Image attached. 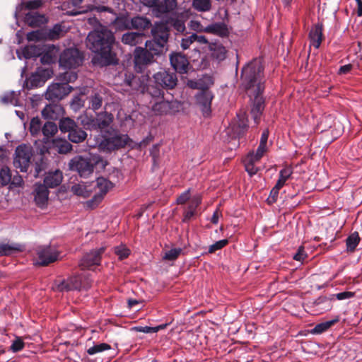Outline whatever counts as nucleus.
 I'll return each instance as SVG.
<instances>
[{
  "mask_svg": "<svg viewBox=\"0 0 362 362\" xmlns=\"http://www.w3.org/2000/svg\"><path fill=\"white\" fill-rule=\"evenodd\" d=\"M241 81L242 86L250 95L254 96L251 114L255 122L258 124L264 108V101L261 96L264 89V80L263 78V66L259 61H252L243 68Z\"/></svg>",
  "mask_w": 362,
  "mask_h": 362,
  "instance_id": "nucleus-1",
  "label": "nucleus"
},
{
  "mask_svg": "<svg viewBox=\"0 0 362 362\" xmlns=\"http://www.w3.org/2000/svg\"><path fill=\"white\" fill-rule=\"evenodd\" d=\"M115 36L112 31L105 27H100L90 32L86 37V46L96 55L93 62L101 66L117 63L116 55L112 51Z\"/></svg>",
  "mask_w": 362,
  "mask_h": 362,
  "instance_id": "nucleus-2",
  "label": "nucleus"
},
{
  "mask_svg": "<svg viewBox=\"0 0 362 362\" xmlns=\"http://www.w3.org/2000/svg\"><path fill=\"white\" fill-rule=\"evenodd\" d=\"M130 141L127 134H122L112 130L107 132L99 141H96L94 144H90V146L95 147L98 146L100 151L111 152L124 147Z\"/></svg>",
  "mask_w": 362,
  "mask_h": 362,
  "instance_id": "nucleus-3",
  "label": "nucleus"
},
{
  "mask_svg": "<svg viewBox=\"0 0 362 362\" xmlns=\"http://www.w3.org/2000/svg\"><path fill=\"white\" fill-rule=\"evenodd\" d=\"M98 161V158L95 156H76L69 161V168L72 171H76L81 177H86L93 173Z\"/></svg>",
  "mask_w": 362,
  "mask_h": 362,
  "instance_id": "nucleus-4",
  "label": "nucleus"
},
{
  "mask_svg": "<svg viewBox=\"0 0 362 362\" xmlns=\"http://www.w3.org/2000/svg\"><path fill=\"white\" fill-rule=\"evenodd\" d=\"M113 187V183L107 179L103 177L97 178L95 182L92 184V189L95 194L93 197L87 202V206L90 208L97 206Z\"/></svg>",
  "mask_w": 362,
  "mask_h": 362,
  "instance_id": "nucleus-5",
  "label": "nucleus"
},
{
  "mask_svg": "<svg viewBox=\"0 0 362 362\" xmlns=\"http://www.w3.org/2000/svg\"><path fill=\"white\" fill-rule=\"evenodd\" d=\"M83 54L76 48L65 49L59 57V65L66 69H76L83 62Z\"/></svg>",
  "mask_w": 362,
  "mask_h": 362,
  "instance_id": "nucleus-6",
  "label": "nucleus"
},
{
  "mask_svg": "<svg viewBox=\"0 0 362 362\" xmlns=\"http://www.w3.org/2000/svg\"><path fill=\"white\" fill-rule=\"evenodd\" d=\"M35 251L36 254L35 264L40 266H47L59 259V252L51 245L37 246Z\"/></svg>",
  "mask_w": 362,
  "mask_h": 362,
  "instance_id": "nucleus-7",
  "label": "nucleus"
},
{
  "mask_svg": "<svg viewBox=\"0 0 362 362\" xmlns=\"http://www.w3.org/2000/svg\"><path fill=\"white\" fill-rule=\"evenodd\" d=\"M155 61L151 52L146 48L136 47L134 52V69L137 73H143L146 68Z\"/></svg>",
  "mask_w": 362,
  "mask_h": 362,
  "instance_id": "nucleus-8",
  "label": "nucleus"
},
{
  "mask_svg": "<svg viewBox=\"0 0 362 362\" xmlns=\"http://www.w3.org/2000/svg\"><path fill=\"white\" fill-rule=\"evenodd\" d=\"M33 156L32 148L26 144L19 145L15 151L14 166L22 172H26Z\"/></svg>",
  "mask_w": 362,
  "mask_h": 362,
  "instance_id": "nucleus-9",
  "label": "nucleus"
},
{
  "mask_svg": "<svg viewBox=\"0 0 362 362\" xmlns=\"http://www.w3.org/2000/svg\"><path fill=\"white\" fill-rule=\"evenodd\" d=\"M267 151V146L259 144L256 151H250L244 159V165L247 173L252 176L258 171V168L255 166V163L259 162Z\"/></svg>",
  "mask_w": 362,
  "mask_h": 362,
  "instance_id": "nucleus-10",
  "label": "nucleus"
},
{
  "mask_svg": "<svg viewBox=\"0 0 362 362\" xmlns=\"http://www.w3.org/2000/svg\"><path fill=\"white\" fill-rule=\"evenodd\" d=\"M71 90L72 87L69 84H63L59 81V83H52L48 87L45 97L49 100L59 101L69 94Z\"/></svg>",
  "mask_w": 362,
  "mask_h": 362,
  "instance_id": "nucleus-11",
  "label": "nucleus"
},
{
  "mask_svg": "<svg viewBox=\"0 0 362 362\" xmlns=\"http://www.w3.org/2000/svg\"><path fill=\"white\" fill-rule=\"evenodd\" d=\"M105 247H101L98 249H93L89 252H87L81 259L79 266L82 269H91L92 267L100 265L101 262L102 255L105 252Z\"/></svg>",
  "mask_w": 362,
  "mask_h": 362,
  "instance_id": "nucleus-12",
  "label": "nucleus"
},
{
  "mask_svg": "<svg viewBox=\"0 0 362 362\" xmlns=\"http://www.w3.org/2000/svg\"><path fill=\"white\" fill-rule=\"evenodd\" d=\"M148 78V75H142L140 77L132 74H126L124 83L132 90H135L141 93H145Z\"/></svg>",
  "mask_w": 362,
  "mask_h": 362,
  "instance_id": "nucleus-13",
  "label": "nucleus"
},
{
  "mask_svg": "<svg viewBox=\"0 0 362 362\" xmlns=\"http://www.w3.org/2000/svg\"><path fill=\"white\" fill-rule=\"evenodd\" d=\"M155 83L166 89L174 88L177 83V78L175 73L167 71H160L153 75Z\"/></svg>",
  "mask_w": 362,
  "mask_h": 362,
  "instance_id": "nucleus-14",
  "label": "nucleus"
},
{
  "mask_svg": "<svg viewBox=\"0 0 362 362\" xmlns=\"http://www.w3.org/2000/svg\"><path fill=\"white\" fill-rule=\"evenodd\" d=\"M201 88L202 90L195 96L196 101L200 107L204 116L207 117L211 113V105L214 95L207 88Z\"/></svg>",
  "mask_w": 362,
  "mask_h": 362,
  "instance_id": "nucleus-15",
  "label": "nucleus"
},
{
  "mask_svg": "<svg viewBox=\"0 0 362 362\" xmlns=\"http://www.w3.org/2000/svg\"><path fill=\"white\" fill-rule=\"evenodd\" d=\"M152 39L168 45L170 37V28L166 23L155 22L151 26Z\"/></svg>",
  "mask_w": 362,
  "mask_h": 362,
  "instance_id": "nucleus-16",
  "label": "nucleus"
},
{
  "mask_svg": "<svg viewBox=\"0 0 362 362\" xmlns=\"http://www.w3.org/2000/svg\"><path fill=\"white\" fill-rule=\"evenodd\" d=\"M170 64L180 74H186L189 69V61L185 55L175 52L170 56Z\"/></svg>",
  "mask_w": 362,
  "mask_h": 362,
  "instance_id": "nucleus-17",
  "label": "nucleus"
},
{
  "mask_svg": "<svg viewBox=\"0 0 362 362\" xmlns=\"http://www.w3.org/2000/svg\"><path fill=\"white\" fill-rule=\"evenodd\" d=\"M176 0H158L156 8L153 10V14L156 18L172 13L177 8Z\"/></svg>",
  "mask_w": 362,
  "mask_h": 362,
  "instance_id": "nucleus-18",
  "label": "nucleus"
},
{
  "mask_svg": "<svg viewBox=\"0 0 362 362\" xmlns=\"http://www.w3.org/2000/svg\"><path fill=\"white\" fill-rule=\"evenodd\" d=\"M145 46V48H146L148 51L151 52L153 57L164 55L168 50V45L155 40L154 39L146 40Z\"/></svg>",
  "mask_w": 362,
  "mask_h": 362,
  "instance_id": "nucleus-19",
  "label": "nucleus"
},
{
  "mask_svg": "<svg viewBox=\"0 0 362 362\" xmlns=\"http://www.w3.org/2000/svg\"><path fill=\"white\" fill-rule=\"evenodd\" d=\"M63 114V107L57 103L47 105L42 110V115L45 118L53 120L58 119Z\"/></svg>",
  "mask_w": 362,
  "mask_h": 362,
  "instance_id": "nucleus-20",
  "label": "nucleus"
},
{
  "mask_svg": "<svg viewBox=\"0 0 362 362\" xmlns=\"http://www.w3.org/2000/svg\"><path fill=\"white\" fill-rule=\"evenodd\" d=\"M25 22L31 27L37 28L45 24L47 22V19L43 14L31 11L25 15Z\"/></svg>",
  "mask_w": 362,
  "mask_h": 362,
  "instance_id": "nucleus-21",
  "label": "nucleus"
},
{
  "mask_svg": "<svg viewBox=\"0 0 362 362\" xmlns=\"http://www.w3.org/2000/svg\"><path fill=\"white\" fill-rule=\"evenodd\" d=\"M145 35L144 33L127 32L122 35L121 40L122 43L129 46H136L142 44Z\"/></svg>",
  "mask_w": 362,
  "mask_h": 362,
  "instance_id": "nucleus-22",
  "label": "nucleus"
},
{
  "mask_svg": "<svg viewBox=\"0 0 362 362\" xmlns=\"http://www.w3.org/2000/svg\"><path fill=\"white\" fill-rule=\"evenodd\" d=\"M132 30H137L140 33L151 28V21L146 16L137 15L132 18L131 20Z\"/></svg>",
  "mask_w": 362,
  "mask_h": 362,
  "instance_id": "nucleus-23",
  "label": "nucleus"
},
{
  "mask_svg": "<svg viewBox=\"0 0 362 362\" xmlns=\"http://www.w3.org/2000/svg\"><path fill=\"white\" fill-rule=\"evenodd\" d=\"M131 20L132 18L128 14H119L111 21V25L117 30H132Z\"/></svg>",
  "mask_w": 362,
  "mask_h": 362,
  "instance_id": "nucleus-24",
  "label": "nucleus"
},
{
  "mask_svg": "<svg viewBox=\"0 0 362 362\" xmlns=\"http://www.w3.org/2000/svg\"><path fill=\"white\" fill-rule=\"evenodd\" d=\"M47 188L44 184L35 185L34 198L37 205L42 206L47 202L49 196Z\"/></svg>",
  "mask_w": 362,
  "mask_h": 362,
  "instance_id": "nucleus-25",
  "label": "nucleus"
},
{
  "mask_svg": "<svg viewBox=\"0 0 362 362\" xmlns=\"http://www.w3.org/2000/svg\"><path fill=\"white\" fill-rule=\"evenodd\" d=\"M202 202V198L200 196H194L191 200L184 211L183 214V222H188L191 218L197 214V209Z\"/></svg>",
  "mask_w": 362,
  "mask_h": 362,
  "instance_id": "nucleus-26",
  "label": "nucleus"
},
{
  "mask_svg": "<svg viewBox=\"0 0 362 362\" xmlns=\"http://www.w3.org/2000/svg\"><path fill=\"white\" fill-rule=\"evenodd\" d=\"M112 120L113 115L111 113L104 112L97 114L95 117V129L101 132L105 130L109 127Z\"/></svg>",
  "mask_w": 362,
  "mask_h": 362,
  "instance_id": "nucleus-27",
  "label": "nucleus"
},
{
  "mask_svg": "<svg viewBox=\"0 0 362 362\" xmlns=\"http://www.w3.org/2000/svg\"><path fill=\"white\" fill-rule=\"evenodd\" d=\"M310 45L318 49L322 40V25L317 24L313 26L309 33Z\"/></svg>",
  "mask_w": 362,
  "mask_h": 362,
  "instance_id": "nucleus-28",
  "label": "nucleus"
},
{
  "mask_svg": "<svg viewBox=\"0 0 362 362\" xmlns=\"http://www.w3.org/2000/svg\"><path fill=\"white\" fill-rule=\"evenodd\" d=\"M62 173L59 170L49 172L44 179V185L47 187L54 188L62 183Z\"/></svg>",
  "mask_w": 362,
  "mask_h": 362,
  "instance_id": "nucleus-29",
  "label": "nucleus"
},
{
  "mask_svg": "<svg viewBox=\"0 0 362 362\" xmlns=\"http://www.w3.org/2000/svg\"><path fill=\"white\" fill-rule=\"evenodd\" d=\"M204 32L216 35L220 37H226L229 31L227 25L224 23H214L205 27Z\"/></svg>",
  "mask_w": 362,
  "mask_h": 362,
  "instance_id": "nucleus-30",
  "label": "nucleus"
},
{
  "mask_svg": "<svg viewBox=\"0 0 362 362\" xmlns=\"http://www.w3.org/2000/svg\"><path fill=\"white\" fill-rule=\"evenodd\" d=\"M172 107V103L164 100V98L158 101H154L152 105V110L156 115H166Z\"/></svg>",
  "mask_w": 362,
  "mask_h": 362,
  "instance_id": "nucleus-31",
  "label": "nucleus"
},
{
  "mask_svg": "<svg viewBox=\"0 0 362 362\" xmlns=\"http://www.w3.org/2000/svg\"><path fill=\"white\" fill-rule=\"evenodd\" d=\"M71 192L76 196L87 198L93 192L92 185H86L85 183L75 184L71 186Z\"/></svg>",
  "mask_w": 362,
  "mask_h": 362,
  "instance_id": "nucleus-32",
  "label": "nucleus"
},
{
  "mask_svg": "<svg viewBox=\"0 0 362 362\" xmlns=\"http://www.w3.org/2000/svg\"><path fill=\"white\" fill-rule=\"evenodd\" d=\"M23 249L24 246L18 243H0V256H8L17 252H21Z\"/></svg>",
  "mask_w": 362,
  "mask_h": 362,
  "instance_id": "nucleus-33",
  "label": "nucleus"
},
{
  "mask_svg": "<svg viewBox=\"0 0 362 362\" xmlns=\"http://www.w3.org/2000/svg\"><path fill=\"white\" fill-rule=\"evenodd\" d=\"M45 81V76L39 71H37L34 74H32L31 76L26 80L25 83L27 88H33L43 86Z\"/></svg>",
  "mask_w": 362,
  "mask_h": 362,
  "instance_id": "nucleus-34",
  "label": "nucleus"
},
{
  "mask_svg": "<svg viewBox=\"0 0 362 362\" xmlns=\"http://www.w3.org/2000/svg\"><path fill=\"white\" fill-rule=\"evenodd\" d=\"M209 49L211 52L213 58L221 62L226 58L227 50L224 46L220 43H211L209 45Z\"/></svg>",
  "mask_w": 362,
  "mask_h": 362,
  "instance_id": "nucleus-35",
  "label": "nucleus"
},
{
  "mask_svg": "<svg viewBox=\"0 0 362 362\" xmlns=\"http://www.w3.org/2000/svg\"><path fill=\"white\" fill-rule=\"evenodd\" d=\"M58 128L53 122H47L42 128V133L44 136L43 142L47 143L49 138L52 137L57 132Z\"/></svg>",
  "mask_w": 362,
  "mask_h": 362,
  "instance_id": "nucleus-36",
  "label": "nucleus"
},
{
  "mask_svg": "<svg viewBox=\"0 0 362 362\" xmlns=\"http://www.w3.org/2000/svg\"><path fill=\"white\" fill-rule=\"evenodd\" d=\"M86 137V132L78 126L68 134L69 139L73 143H81L83 141Z\"/></svg>",
  "mask_w": 362,
  "mask_h": 362,
  "instance_id": "nucleus-37",
  "label": "nucleus"
},
{
  "mask_svg": "<svg viewBox=\"0 0 362 362\" xmlns=\"http://www.w3.org/2000/svg\"><path fill=\"white\" fill-rule=\"evenodd\" d=\"M53 147L59 153L65 154L72 150V145L65 139L53 140Z\"/></svg>",
  "mask_w": 362,
  "mask_h": 362,
  "instance_id": "nucleus-38",
  "label": "nucleus"
},
{
  "mask_svg": "<svg viewBox=\"0 0 362 362\" xmlns=\"http://www.w3.org/2000/svg\"><path fill=\"white\" fill-rule=\"evenodd\" d=\"M81 124L86 129H95V117L85 112L78 118Z\"/></svg>",
  "mask_w": 362,
  "mask_h": 362,
  "instance_id": "nucleus-39",
  "label": "nucleus"
},
{
  "mask_svg": "<svg viewBox=\"0 0 362 362\" xmlns=\"http://www.w3.org/2000/svg\"><path fill=\"white\" fill-rule=\"evenodd\" d=\"M339 317H336L334 319L324 322L319 323L311 329L310 333L313 334H320L327 331L330 327L339 322Z\"/></svg>",
  "mask_w": 362,
  "mask_h": 362,
  "instance_id": "nucleus-40",
  "label": "nucleus"
},
{
  "mask_svg": "<svg viewBox=\"0 0 362 362\" xmlns=\"http://www.w3.org/2000/svg\"><path fill=\"white\" fill-rule=\"evenodd\" d=\"M248 127L247 119L244 114L238 115V121L233 124V130L238 135L244 134Z\"/></svg>",
  "mask_w": 362,
  "mask_h": 362,
  "instance_id": "nucleus-41",
  "label": "nucleus"
},
{
  "mask_svg": "<svg viewBox=\"0 0 362 362\" xmlns=\"http://www.w3.org/2000/svg\"><path fill=\"white\" fill-rule=\"evenodd\" d=\"M292 174L293 170L290 167H286L281 169L279 171V177L276 185L282 188L286 185V181L291 177Z\"/></svg>",
  "mask_w": 362,
  "mask_h": 362,
  "instance_id": "nucleus-42",
  "label": "nucleus"
},
{
  "mask_svg": "<svg viewBox=\"0 0 362 362\" xmlns=\"http://www.w3.org/2000/svg\"><path fill=\"white\" fill-rule=\"evenodd\" d=\"M22 54L25 59L35 58L41 54V49L35 45H28L22 50Z\"/></svg>",
  "mask_w": 362,
  "mask_h": 362,
  "instance_id": "nucleus-43",
  "label": "nucleus"
},
{
  "mask_svg": "<svg viewBox=\"0 0 362 362\" xmlns=\"http://www.w3.org/2000/svg\"><path fill=\"white\" fill-rule=\"evenodd\" d=\"M77 124L74 122V120L71 119L69 117H64L60 119L59 127L61 132L64 133H68L72 131L75 127H76Z\"/></svg>",
  "mask_w": 362,
  "mask_h": 362,
  "instance_id": "nucleus-44",
  "label": "nucleus"
},
{
  "mask_svg": "<svg viewBox=\"0 0 362 362\" xmlns=\"http://www.w3.org/2000/svg\"><path fill=\"white\" fill-rule=\"evenodd\" d=\"M42 122L38 117L31 119L29 130L32 136H38L42 132Z\"/></svg>",
  "mask_w": 362,
  "mask_h": 362,
  "instance_id": "nucleus-45",
  "label": "nucleus"
},
{
  "mask_svg": "<svg viewBox=\"0 0 362 362\" xmlns=\"http://www.w3.org/2000/svg\"><path fill=\"white\" fill-rule=\"evenodd\" d=\"M193 8L201 12H206L211 10V0H193Z\"/></svg>",
  "mask_w": 362,
  "mask_h": 362,
  "instance_id": "nucleus-46",
  "label": "nucleus"
},
{
  "mask_svg": "<svg viewBox=\"0 0 362 362\" xmlns=\"http://www.w3.org/2000/svg\"><path fill=\"white\" fill-rule=\"evenodd\" d=\"M146 93L152 97L153 101H151V103L163 98V91L161 89L153 86L147 85Z\"/></svg>",
  "mask_w": 362,
  "mask_h": 362,
  "instance_id": "nucleus-47",
  "label": "nucleus"
},
{
  "mask_svg": "<svg viewBox=\"0 0 362 362\" xmlns=\"http://www.w3.org/2000/svg\"><path fill=\"white\" fill-rule=\"evenodd\" d=\"M360 238L357 232L351 233L346 240L347 250L349 252H354L358 245Z\"/></svg>",
  "mask_w": 362,
  "mask_h": 362,
  "instance_id": "nucleus-48",
  "label": "nucleus"
},
{
  "mask_svg": "<svg viewBox=\"0 0 362 362\" xmlns=\"http://www.w3.org/2000/svg\"><path fill=\"white\" fill-rule=\"evenodd\" d=\"M77 77V74L74 71H65L59 74L57 80L63 84H68L75 81Z\"/></svg>",
  "mask_w": 362,
  "mask_h": 362,
  "instance_id": "nucleus-49",
  "label": "nucleus"
},
{
  "mask_svg": "<svg viewBox=\"0 0 362 362\" xmlns=\"http://www.w3.org/2000/svg\"><path fill=\"white\" fill-rule=\"evenodd\" d=\"M111 346L106 343H100L98 344H95L94 346L88 348L86 351L88 355H95L98 353H100L107 350H110Z\"/></svg>",
  "mask_w": 362,
  "mask_h": 362,
  "instance_id": "nucleus-50",
  "label": "nucleus"
},
{
  "mask_svg": "<svg viewBox=\"0 0 362 362\" xmlns=\"http://www.w3.org/2000/svg\"><path fill=\"white\" fill-rule=\"evenodd\" d=\"M11 180V174L10 169L4 166L0 170V184L2 186L7 185Z\"/></svg>",
  "mask_w": 362,
  "mask_h": 362,
  "instance_id": "nucleus-51",
  "label": "nucleus"
},
{
  "mask_svg": "<svg viewBox=\"0 0 362 362\" xmlns=\"http://www.w3.org/2000/svg\"><path fill=\"white\" fill-rule=\"evenodd\" d=\"M103 105V98L100 94L95 93L90 96L89 100V107L93 110H97Z\"/></svg>",
  "mask_w": 362,
  "mask_h": 362,
  "instance_id": "nucleus-52",
  "label": "nucleus"
},
{
  "mask_svg": "<svg viewBox=\"0 0 362 362\" xmlns=\"http://www.w3.org/2000/svg\"><path fill=\"white\" fill-rule=\"evenodd\" d=\"M1 101L4 104L17 105V95L14 91L5 93L1 98Z\"/></svg>",
  "mask_w": 362,
  "mask_h": 362,
  "instance_id": "nucleus-53",
  "label": "nucleus"
},
{
  "mask_svg": "<svg viewBox=\"0 0 362 362\" xmlns=\"http://www.w3.org/2000/svg\"><path fill=\"white\" fill-rule=\"evenodd\" d=\"M69 284V288L71 290H81L82 288H86V286H83L78 276H72L68 279Z\"/></svg>",
  "mask_w": 362,
  "mask_h": 362,
  "instance_id": "nucleus-54",
  "label": "nucleus"
},
{
  "mask_svg": "<svg viewBox=\"0 0 362 362\" xmlns=\"http://www.w3.org/2000/svg\"><path fill=\"white\" fill-rule=\"evenodd\" d=\"M62 32V25L60 24H55L51 29L48 30L47 36L49 39L55 40L59 37Z\"/></svg>",
  "mask_w": 362,
  "mask_h": 362,
  "instance_id": "nucleus-55",
  "label": "nucleus"
},
{
  "mask_svg": "<svg viewBox=\"0 0 362 362\" xmlns=\"http://www.w3.org/2000/svg\"><path fill=\"white\" fill-rule=\"evenodd\" d=\"M181 252H182L181 248L170 249V250L167 251L165 253L164 256L163 257V259L165 260H168V261H174L176 259H177V257L181 254Z\"/></svg>",
  "mask_w": 362,
  "mask_h": 362,
  "instance_id": "nucleus-56",
  "label": "nucleus"
},
{
  "mask_svg": "<svg viewBox=\"0 0 362 362\" xmlns=\"http://www.w3.org/2000/svg\"><path fill=\"white\" fill-rule=\"evenodd\" d=\"M168 23H170L177 33H183L185 30V25L183 21L178 18H170Z\"/></svg>",
  "mask_w": 362,
  "mask_h": 362,
  "instance_id": "nucleus-57",
  "label": "nucleus"
},
{
  "mask_svg": "<svg viewBox=\"0 0 362 362\" xmlns=\"http://www.w3.org/2000/svg\"><path fill=\"white\" fill-rule=\"evenodd\" d=\"M115 253L118 256L119 259H124L128 257L130 251L124 245H121L115 247Z\"/></svg>",
  "mask_w": 362,
  "mask_h": 362,
  "instance_id": "nucleus-58",
  "label": "nucleus"
},
{
  "mask_svg": "<svg viewBox=\"0 0 362 362\" xmlns=\"http://www.w3.org/2000/svg\"><path fill=\"white\" fill-rule=\"evenodd\" d=\"M281 189V188H280L279 187H278L276 185L272 189V190L270 192V194H269V196L267 198V202L269 204H272L275 203L277 201V199H278V197H279V190Z\"/></svg>",
  "mask_w": 362,
  "mask_h": 362,
  "instance_id": "nucleus-59",
  "label": "nucleus"
},
{
  "mask_svg": "<svg viewBox=\"0 0 362 362\" xmlns=\"http://www.w3.org/2000/svg\"><path fill=\"white\" fill-rule=\"evenodd\" d=\"M163 327L161 325L158 326V327H148V326L141 327V326H139V327H135L134 329L137 332H143V333H156L158 330L162 329Z\"/></svg>",
  "mask_w": 362,
  "mask_h": 362,
  "instance_id": "nucleus-60",
  "label": "nucleus"
},
{
  "mask_svg": "<svg viewBox=\"0 0 362 362\" xmlns=\"http://www.w3.org/2000/svg\"><path fill=\"white\" fill-rule=\"evenodd\" d=\"M24 346L25 344L23 341L20 337H17L15 340L13 341L10 349L13 352H18L22 350L24 348Z\"/></svg>",
  "mask_w": 362,
  "mask_h": 362,
  "instance_id": "nucleus-61",
  "label": "nucleus"
},
{
  "mask_svg": "<svg viewBox=\"0 0 362 362\" xmlns=\"http://www.w3.org/2000/svg\"><path fill=\"white\" fill-rule=\"evenodd\" d=\"M228 240L223 239L216 242L214 244L210 245L209 252L212 253L215 251L220 250L228 244Z\"/></svg>",
  "mask_w": 362,
  "mask_h": 362,
  "instance_id": "nucleus-62",
  "label": "nucleus"
},
{
  "mask_svg": "<svg viewBox=\"0 0 362 362\" xmlns=\"http://www.w3.org/2000/svg\"><path fill=\"white\" fill-rule=\"evenodd\" d=\"M194 37H195L194 36V34L183 37L180 43L181 47L183 49H188L190 47V45L194 42Z\"/></svg>",
  "mask_w": 362,
  "mask_h": 362,
  "instance_id": "nucleus-63",
  "label": "nucleus"
},
{
  "mask_svg": "<svg viewBox=\"0 0 362 362\" xmlns=\"http://www.w3.org/2000/svg\"><path fill=\"white\" fill-rule=\"evenodd\" d=\"M355 296V293L351 291H344L341 293H338L333 295V297L336 298L339 300H342L345 299H349L353 298Z\"/></svg>",
  "mask_w": 362,
  "mask_h": 362,
  "instance_id": "nucleus-64",
  "label": "nucleus"
}]
</instances>
